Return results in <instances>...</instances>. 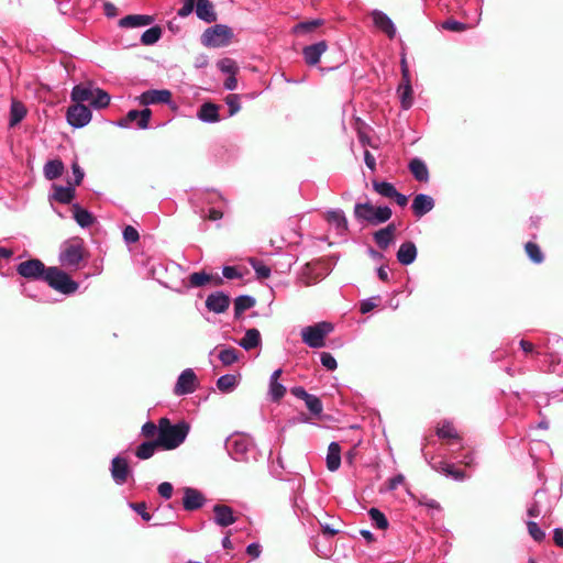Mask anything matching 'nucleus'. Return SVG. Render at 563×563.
I'll list each match as a JSON object with an SVG mask.
<instances>
[{"label":"nucleus","instance_id":"4d7b16f0","mask_svg":"<svg viewBox=\"0 0 563 563\" xmlns=\"http://www.w3.org/2000/svg\"><path fill=\"white\" fill-rule=\"evenodd\" d=\"M139 232L135 228H133L132 225H126L123 230V239L125 240L126 243H135L136 241H139Z\"/></svg>","mask_w":563,"mask_h":563},{"label":"nucleus","instance_id":"6e6d98bb","mask_svg":"<svg viewBox=\"0 0 563 563\" xmlns=\"http://www.w3.org/2000/svg\"><path fill=\"white\" fill-rule=\"evenodd\" d=\"M320 362L328 371H334L338 367L336 360L329 352H322L320 354Z\"/></svg>","mask_w":563,"mask_h":563},{"label":"nucleus","instance_id":"72a5a7b5","mask_svg":"<svg viewBox=\"0 0 563 563\" xmlns=\"http://www.w3.org/2000/svg\"><path fill=\"white\" fill-rule=\"evenodd\" d=\"M547 499V493L544 490H537L534 494V500L528 508V516L537 518L542 512H547L550 510L551 506L547 509L543 507V501Z\"/></svg>","mask_w":563,"mask_h":563},{"label":"nucleus","instance_id":"680f3d73","mask_svg":"<svg viewBox=\"0 0 563 563\" xmlns=\"http://www.w3.org/2000/svg\"><path fill=\"white\" fill-rule=\"evenodd\" d=\"M157 492L163 498L169 499L173 495V485L168 482H163L158 485Z\"/></svg>","mask_w":563,"mask_h":563},{"label":"nucleus","instance_id":"412c9836","mask_svg":"<svg viewBox=\"0 0 563 563\" xmlns=\"http://www.w3.org/2000/svg\"><path fill=\"white\" fill-rule=\"evenodd\" d=\"M283 371L275 369L269 377L268 396L273 401H279L286 394V387L279 383Z\"/></svg>","mask_w":563,"mask_h":563},{"label":"nucleus","instance_id":"e2e57ef3","mask_svg":"<svg viewBox=\"0 0 563 563\" xmlns=\"http://www.w3.org/2000/svg\"><path fill=\"white\" fill-rule=\"evenodd\" d=\"M196 0H184V5L178 10V15L181 18L188 16L195 8Z\"/></svg>","mask_w":563,"mask_h":563},{"label":"nucleus","instance_id":"a19ab883","mask_svg":"<svg viewBox=\"0 0 563 563\" xmlns=\"http://www.w3.org/2000/svg\"><path fill=\"white\" fill-rule=\"evenodd\" d=\"M157 446H159L157 439L152 442H143L137 446L135 455L141 460H147L154 455Z\"/></svg>","mask_w":563,"mask_h":563},{"label":"nucleus","instance_id":"864d4df0","mask_svg":"<svg viewBox=\"0 0 563 563\" xmlns=\"http://www.w3.org/2000/svg\"><path fill=\"white\" fill-rule=\"evenodd\" d=\"M320 24H321L320 20L300 22L297 25H295L294 32L297 33V34L308 33V32L314 30Z\"/></svg>","mask_w":563,"mask_h":563},{"label":"nucleus","instance_id":"423d86ee","mask_svg":"<svg viewBox=\"0 0 563 563\" xmlns=\"http://www.w3.org/2000/svg\"><path fill=\"white\" fill-rule=\"evenodd\" d=\"M44 282H46L49 287L64 295L74 294L78 289V283L73 280L65 272L57 267L47 268Z\"/></svg>","mask_w":563,"mask_h":563},{"label":"nucleus","instance_id":"9d476101","mask_svg":"<svg viewBox=\"0 0 563 563\" xmlns=\"http://www.w3.org/2000/svg\"><path fill=\"white\" fill-rule=\"evenodd\" d=\"M16 272L19 275L27 279L44 280V276L47 273V268L40 260L32 258L29 261L21 262L16 266Z\"/></svg>","mask_w":563,"mask_h":563},{"label":"nucleus","instance_id":"473e14b6","mask_svg":"<svg viewBox=\"0 0 563 563\" xmlns=\"http://www.w3.org/2000/svg\"><path fill=\"white\" fill-rule=\"evenodd\" d=\"M73 217L77 224L81 228H89L95 222V217L88 210L81 208L78 203H74Z\"/></svg>","mask_w":563,"mask_h":563},{"label":"nucleus","instance_id":"09e8293b","mask_svg":"<svg viewBox=\"0 0 563 563\" xmlns=\"http://www.w3.org/2000/svg\"><path fill=\"white\" fill-rule=\"evenodd\" d=\"M217 66L224 74L236 75L239 71L236 63L231 58H223L219 60Z\"/></svg>","mask_w":563,"mask_h":563},{"label":"nucleus","instance_id":"a18cd8bd","mask_svg":"<svg viewBox=\"0 0 563 563\" xmlns=\"http://www.w3.org/2000/svg\"><path fill=\"white\" fill-rule=\"evenodd\" d=\"M368 516L376 528L382 530L387 529L388 520L380 510H378L377 508H371L368 510Z\"/></svg>","mask_w":563,"mask_h":563},{"label":"nucleus","instance_id":"49530a36","mask_svg":"<svg viewBox=\"0 0 563 563\" xmlns=\"http://www.w3.org/2000/svg\"><path fill=\"white\" fill-rule=\"evenodd\" d=\"M250 265L254 269L257 278L264 279L271 276V268L265 265L262 261L256 258H250Z\"/></svg>","mask_w":563,"mask_h":563},{"label":"nucleus","instance_id":"58836bf2","mask_svg":"<svg viewBox=\"0 0 563 563\" xmlns=\"http://www.w3.org/2000/svg\"><path fill=\"white\" fill-rule=\"evenodd\" d=\"M437 435L441 439H453V440H459L460 441V437L457 434V431L456 429L454 428V426L452 424V422L450 421H442L438 428H437Z\"/></svg>","mask_w":563,"mask_h":563},{"label":"nucleus","instance_id":"338daca9","mask_svg":"<svg viewBox=\"0 0 563 563\" xmlns=\"http://www.w3.org/2000/svg\"><path fill=\"white\" fill-rule=\"evenodd\" d=\"M376 306L377 303L375 302V298H368L361 302L360 311L362 313H367L372 311Z\"/></svg>","mask_w":563,"mask_h":563},{"label":"nucleus","instance_id":"20e7f679","mask_svg":"<svg viewBox=\"0 0 563 563\" xmlns=\"http://www.w3.org/2000/svg\"><path fill=\"white\" fill-rule=\"evenodd\" d=\"M233 30L225 24H216L205 30L201 44L209 48H220L230 45L233 41Z\"/></svg>","mask_w":563,"mask_h":563},{"label":"nucleus","instance_id":"aec40b11","mask_svg":"<svg viewBox=\"0 0 563 563\" xmlns=\"http://www.w3.org/2000/svg\"><path fill=\"white\" fill-rule=\"evenodd\" d=\"M214 522L220 527H228L236 521L231 507L225 505H216L213 507Z\"/></svg>","mask_w":563,"mask_h":563},{"label":"nucleus","instance_id":"4c0bfd02","mask_svg":"<svg viewBox=\"0 0 563 563\" xmlns=\"http://www.w3.org/2000/svg\"><path fill=\"white\" fill-rule=\"evenodd\" d=\"M239 383V376L233 374H225L218 378L217 387L222 393H231L235 389Z\"/></svg>","mask_w":563,"mask_h":563},{"label":"nucleus","instance_id":"0eeeda50","mask_svg":"<svg viewBox=\"0 0 563 563\" xmlns=\"http://www.w3.org/2000/svg\"><path fill=\"white\" fill-rule=\"evenodd\" d=\"M84 258V246L80 240H70L60 247L59 262L66 268L77 269Z\"/></svg>","mask_w":563,"mask_h":563},{"label":"nucleus","instance_id":"774afa93","mask_svg":"<svg viewBox=\"0 0 563 563\" xmlns=\"http://www.w3.org/2000/svg\"><path fill=\"white\" fill-rule=\"evenodd\" d=\"M553 540L556 545L563 548V529L555 528L553 531Z\"/></svg>","mask_w":563,"mask_h":563},{"label":"nucleus","instance_id":"ea45409f","mask_svg":"<svg viewBox=\"0 0 563 563\" xmlns=\"http://www.w3.org/2000/svg\"><path fill=\"white\" fill-rule=\"evenodd\" d=\"M255 305V299L251 296H239L234 300V316L235 318H240V316L247 309H251Z\"/></svg>","mask_w":563,"mask_h":563},{"label":"nucleus","instance_id":"2eb2a0df","mask_svg":"<svg viewBox=\"0 0 563 563\" xmlns=\"http://www.w3.org/2000/svg\"><path fill=\"white\" fill-rule=\"evenodd\" d=\"M371 16L374 25L384 32L389 38H394L396 35V26L390 18L379 10H373Z\"/></svg>","mask_w":563,"mask_h":563},{"label":"nucleus","instance_id":"a878e982","mask_svg":"<svg viewBox=\"0 0 563 563\" xmlns=\"http://www.w3.org/2000/svg\"><path fill=\"white\" fill-rule=\"evenodd\" d=\"M27 114V109L23 102L12 99L10 104L9 126H16Z\"/></svg>","mask_w":563,"mask_h":563},{"label":"nucleus","instance_id":"603ef678","mask_svg":"<svg viewBox=\"0 0 563 563\" xmlns=\"http://www.w3.org/2000/svg\"><path fill=\"white\" fill-rule=\"evenodd\" d=\"M305 404H306L307 408L310 410V412H312L313 415L321 413L322 404H321V400L317 396L310 394L305 399Z\"/></svg>","mask_w":563,"mask_h":563},{"label":"nucleus","instance_id":"f704fd0d","mask_svg":"<svg viewBox=\"0 0 563 563\" xmlns=\"http://www.w3.org/2000/svg\"><path fill=\"white\" fill-rule=\"evenodd\" d=\"M409 169L418 181H428L429 170L426 163L422 159L418 157L412 158L409 163Z\"/></svg>","mask_w":563,"mask_h":563},{"label":"nucleus","instance_id":"c03bdc74","mask_svg":"<svg viewBox=\"0 0 563 563\" xmlns=\"http://www.w3.org/2000/svg\"><path fill=\"white\" fill-rule=\"evenodd\" d=\"M218 357L224 366H229L238 361L239 351L233 347H225L219 352Z\"/></svg>","mask_w":563,"mask_h":563},{"label":"nucleus","instance_id":"c85d7f7f","mask_svg":"<svg viewBox=\"0 0 563 563\" xmlns=\"http://www.w3.org/2000/svg\"><path fill=\"white\" fill-rule=\"evenodd\" d=\"M396 227L394 223L388 224L386 228L378 230L374 234L375 243L379 249L386 250L393 242Z\"/></svg>","mask_w":563,"mask_h":563},{"label":"nucleus","instance_id":"f8f14e48","mask_svg":"<svg viewBox=\"0 0 563 563\" xmlns=\"http://www.w3.org/2000/svg\"><path fill=\"white\" fill-rule=\"evenodd\" d=\"M152 112L145 108L141 111L130 110L124 118L119 120L115 124L120 128H130L131 124L136 121L140 129H147Z\"/></svg>","mask_w":563,"mask_h":563},{"label":"nucleus","instance_id":"e433bc0d","mask_svg":"<svg viewBox=\"0 0 563 563\" xmlns=\"http://www.w3.org/2000/svg\"><path fill=\"white\" fill-rule=\"evenodd\" d=\"M52 197L60 203H69L75 197L74 185L55 187Z\"/></svg>","mask_w":563,"mask_h":563},{"label":"nucleus","instance_id":"c756f323","mask_svg":"<svg viewBox=\"0 0 563 563\" xmlns=\"http://www.w3.org/2000/svg\"><path fill=\"white\" fill-rule=\"evenodd\" d=\"M327 467L330 472H335L341 465V448L336 442H331L327 452Z\"/></svg>","mask_w":563,"mask_h":563},{"label":"nucleus","instance_id":"f03ea898","mask_svg":"<svg viewBox=\"0 0 563 563\" xmlns=\"http://www.w3.org/2000/svg\"><path fill=\"white\" fill-rule=\"evenodd\" d=\"M70 98L75 103L82 104L84 102H89L90 107L93 109L107 108L111 100L107 91L95 87L92 84H79L74 86Z\"/></svg>","mask_w":563,"mask_h":563},{"label":"nucleus","instance_id":"b1692460","mask_svg":"<svg viewBox=\"0 0 563 563\" xmlns=\"http://www.w3.org/2000/svg\"><path fill=\"white\" fill-rule=\"evenodd\" d=\"M325 219L332 225L336 233L343 235L347 231V220L342 210H330L325 213Z\"/></svg>","mask_w":563,"mask_h":563},{"label":"nucleus","instance_id":"7ed1b4c3","mask_svg":"<svg viewBox=\"0 0 563 563\" xmlns=\"http://www.w3.org/2000/svg\"><path fill=\"white\" fill-rule=\"evenodd\" d=\"M391 209L387 206L374 207L369 202H357L354 206V216L360 221H365L373 225H378L391 218Z\"/></svg>","mask_w":563,"mask_h":563},{"label":"nucleus","instance_id":"bb28decb","mask_svg":"<svg viewBox=\"0 0 563 563\" xmlns=\"http://www.w3.org/2000/svg\"><path fill=\"white\" fill-rule=\"evenodd\" d=\"M153 16L147 14H131L122 18L119 21L121 27H141L152 24Z\"/></svg>","mask_w":563,"mask_h":563},{"label":"nucleus","instance_id":"37998d69","mask_svg":"<svg viewBox=\"0 0 563 563\" xmlns=\"http://www.w3.org/2000/svg\"><path fill=\"white\" fill-rule=\"evenodd\" d=\"M162 36V30L159 26H153L147 29L141 36V42L144 45H153L159 41Z\"/></svg>","mask_w":563,"mask_h":563},{"label":"nucleus","instance_id":"052dcab7","mask_svg":"<svg viewBox=\"0 0 563 563\" xmlns=\"http://www.w3.org/2000/svg\"><path fill=\"white\" fill-rule=\"evenodd\" d=\"M130 507L136 511L144 521H150L152 516L146 511V506L144 503L140 504H130Z\"/></svg>","mask_w":563,"mask_h":563},{"label":"nucleus","instance_id":"f257e3e1","mask_svg":"<svg viewBox=\"0 0 563 563\" xmlns=\"http://www.w3.org/2000/svg\"><path fill=\"white\" fill-rule=\"evenodd\" d=\"M189 430L190 426L186 421L173 424L169 419L161 418L157 443L164 450H175L185 442Z\"/></svg>","mask_w":563,"mask_h":563},{"label":"nucleus","instance_id":"13d9d810","mask_svg":"<svg viewBox=\"0 0 563 563\" xmlns=\"http://www.w3.org/2000/svg\"><path fill=\"white\" fill-rule=\"evenodd\" d=\"M442 29L452 31V32H461L465 30V24L455 21V20H446L442 23Z\"/></svg>","mask_w":563,"mask_h":563},{"label":"nucleus","instance_id":"1a4fd4ad","mask_svg":"<svg viewBox=\"0 0 563 563\" xmlns=\"http://www.w3.org/2000/svg\"><path fill=\"white\" fill-rule=\"evenodd\" d=\"M66 118L73 128L80 129L91 121L92 113L87 106L75 103L67 109Z\"/></svg>","mask_w":563,"mask_h":563},{"label":"nucleus","instance_id":"79ce46f5","mask_svg":"<svg viewBox=\"0 0 563 563\" xmlns=\"http://www.w3.org/2000/svg\"><path fill=\"white\" fill-rule=\"evenodd\" d=\"M373 188L378 195L386 198H393L396 195L395 186L387 181L373 180Z\"/></svg>","mask_w":563,"mask_h":563},{"label":"nucleus","instance_id":"6ab92c4d","mask_svg":"<svg viewBox=\"0 0 563 563\" xmlns=\"http://www.w3.org/2000/svg\"><path fill=\"white\" fill-rule=\"evenodd\" d=\"M183 504L186 510L192 511L203 506L205 497L199 490L187 487L184 492Z\"/></svg>","mask_w":563,"mask_h":563},{"label":"nucleus","instance_id":"7c9ffc66","mask_svg":"<svg viewBox=\"0 0 563 563\" xmlns=\"http://www.w3.org/2000/svg\"><path fill=\"white\" fill-rule=\"evenodd\" d=\"M262 343L261 333L257 329L252 328L246 330L244 336L238 342V344L245 351H250L260 346Z\"/></svg>","mask_w":563,"mask_h":563},{"label":"nucleus","instance_id":"f3484780","mask_svg":"<svg viewBox=\"0 0 563 563\" xmlns=\"http://www.w3.org/2000/svg\"><path fill=\"white\" fill-rule=\"evenodd\" d=\"M327 49L328 44L325 41H320L318 43L308 45L302 49L303 59L309 66H314L320 62L322 54Z\"/></svg>","mask_w":563,"mask_h":563},{"label":"nucleus","instance_id":"4468645a","mask_svg":"<svg viewBox=\"0 0 563 563\" xmlns=\"http://www.w3.org/2000/svg\"><path fill=\"white\" fill-rule=\"evenodd\" d=\"M172 100V92L167 89H152L144 91L140 97L139 101L143 106H151L157 103H169Z\"/></svg>","mask_w":563,"mask_h":563},{"label":"nucleus","instance_id":"ddd939ff","mask_svg":"<svg viewBox=\"0 0 563 563\" xmlns=\"http://www.w3.org/2000/svg\"><path fill=\"white\" fill-rule=\"evenodd\" d=\"M110 472L112 479L117 485H123L131 474L128 461L121 456H115L112 459Z\"/></svg>","mask_w":563,"mask_h":563},{"label":"nucleus","instance_id":"4be33fe9","mask_svg":"<svg viewBox=\"0 0 563 563\" xmlns=\"http://www.w3.org/2000/svg\"><path fill=\"white\" fill-rule=\"evenodd\" d=\"M433 198L426 194L417 195L411 205L413 213L419 218L430 212L433 209Z\"/></svg>","mask_w":563,"mask_h":563},{"label":"nucleus","instance_id":"a211bd4d","mask_svg":"<svg viewBox=\"0 0 563 563\" xmlns=\"http://www.w3.org/2000/svg\"><path fill=\"white\" fill-rule=\"evenodd\" d=\"M430 466L441 473V474H444L446 477H451L455 481H464L466 478V475L464 472L455 468V466L453 464H450V463H446L444 461H430L429 462Z\"/></svg>","mask_w":563,"mask_h":563},{"label":"nucleus","instance_id":"de8ad7c7","mask_svg":"<svg viewBox=\"0 0 563 563\" xmlns=\"http://www.w3.org/2000/svg\"><path fill=\"white\" fill-rule=\"evenodd\" d=\"M525 249H526L527 255L533 263L541 264L543 262V260H544L543 253L541 252L540 247L536 243L528 242L525 245Z\"/></svg>","mask_w":563,"mask_h":563},{"label":"nucleus","instance_id":"9b49d317","mask_svg":"<svg viewBox=\"0 0 563 563\" xmlns=\"http://www.w3.org/2000/svg\"><path fill=\"white\" fill-rule=\"evenodd\" d=\"M197 376L191 368H186L180 373L174 387L176 396L192 394L196 390Z\"/></svg>","mask_w":563,"mask_h":563},{"label":"nucleus","instance_id":"6e6552de","mask_svg":"<svg viewBox=\"0 0 563 563\" xmlns=\"http://www.w3.org/2000/svg\"><path fill=\"white\" fill-rule=\"evenodd\" d=\"M225 448L235 461H246L252 452V442L243 434H234L227 439Z\"/></svg>","mask_w":563,"mask_h":563},{"label":"nucleus","instance_id":"69168bd1","mask_svg":"<svg viewBox=\"0 0 563 563\" xmlns=\"http://www.w3.org/2000/svg\"><path fill=\"white\" fill-rule=\"evenodd\" d=\"M71 169L75 177L74 186H78L82 181L85 173L77 163L71 165Z\"/></svg>","mask_w":563,"mask_h":563},{"label":"nucleus","instance_id":"dca6fc26","mask_svg":"<svg viewBox=\"0 0 563 563\" xmlns=\"http://www.w3.org/2000/svg\"><path fill=\"white\" fill-rule=\"evenodd\" d=\"M230 306V298L222 291L210 294L206 299V307L214 313H223Z\"/></svg>","mask_w":563,"mask_h":563},{"label":"nucleus","instance_id":"5fc2aeb1","mask_svg":"<svg viewBox=\"0 0 563 563\" xmlns=\"http://www.w3.org/2000/svg\"><path fill=\"white\" fill-rule=\"evenodd\" d=\"M528 532L531 538L538 542L542 541L545 537V533L540 529L537 522L528 521L527 522Z\"/></svg>","mask_w":563,"mask_h":563},{"label":"nucleus","instance_id":"3c124183","mask_svg":"<svg viewBox=\"0 0 563 563\" xmlns=\"http://www.w3.org/2000/svg\"><path fill=\"white\" fill-rule=\"evenodd\" d=\"M225 103L229 107V115L233 117L241 109L240 96L232 93L225 98Z\"/></svg>","mask_w":563,"mask_h":563},{"label":"nucleus","instance_id":"39448f33","mask_svg":"<svg viewBox=\"0 0 563 563\" xmlns=\"http://www.w3.org/2000/svg\"><path fill=\"white\" fill-rule=\"evenodd\" d=\"M334 330L331 322L321 321L301 329L302 342L311 349H320L325 345V338Z\"/></svg>","mask_w":563,"mask_h":563},{"label":"nucleus","instance_id":"cd10ccee","mask_svg":"<svg viewBox=\"0 0 563 563\" xmlns=\"http://www.w3.org/2000/svg\"><path fill=\"white\" fill-rule=\"evenodd\" d=\"M195 11L197 16L207 23H211L217 20L213 5L209 0H197Z\"/></svg>","mask_w":563,"mask_h":563},{"label":"nucleus","instance_id":"8fccbe9b","mask_svg":"<svg viewBox=\"0 0 563 563\" xmlns=\"http://www.w3.org/2000/svg\"><path fill=\"white\" fill-rule=\"evenodd\" d=\"M211 276L203 272H196L189 276V283L191 287H201L209 283Z\"/></svg>","mask_w":563,"mask_h":563},{"label":"nucleus","instance_id":"393cba45","mask_svg":"<svg viewBox=\"0 0 563 563\" xmlns=\"http://www.w3.org/2000/svg\"><path fill=\"white\" fill-rule=\"evenodd\" d=\"M397 260L402 265H410L417 258V247L413 242H404L397 251Z\"/></svg>","mask_w":563,"mask_h":563},{"label":"nucleus","instance_id":"0e129e2a","mask_svg":"<svg viewBox=\"0 0 563 563\" xmlns=\"http://www.w3.org/2000/svg\"><path fill=\"white\" fill-rule=\"evenodd\" d=\"M246 553L253 558V559H257L260 558L261 553H262V547L260 543L257 542H253V543H250L247 547H246Z\"/></svg>","mask_w":563,"mask_h":563},{"label":"nucleus","instance_id":"bf43d9fd","mask_svg":"<svg viewBox=\"0 0 563 563\" xmlns=\"http://www.w3.org/2000/svg\"><path fill=\"white\" fill-rule=\"evenodd\" d=\"M158 434V424L156 426L152 421H147L142 427V434L146 438H153L155 434Z\"/></svg>","mask_w":563,"mask_h":563},{"label":"nucleus","instance_id":"5701e85b","mask_svg":"<svg viewBox=\"0 0 563 563\" xmlns=\"http://www.w3.org/2000/svg\"><path fill=\"white\" fill-rule=\"evenodd\" d=\"M220 107L212 102H205L197 112V118L205 123H216L220 121Z\"/></svg>","mask_w":563,"mask_h":563},{"label":"nucleus","instance_id":"c9c22d12","mask_svg":"<svg viewBox=\"0 0 563 563\" xmlns=\"http://www.w3.org/2000/svg\"><path fill=\"white\" fill-rule=\"evenodd\" d=\"M64 172V164L60 159L48 161L43 168L46 179L54 180L58 178Z\"/></svg>","mask_w":563,"mask_h":563},{"label":"nucleus","instance_id":"2f4dec72","mask_svg":"<svg viewBox=\"0 0 563 563\" xmlns=\"http://www.w3.org/2000/svg\"><path fill=\"white\" fill-rule=\"evenodd\" d=\"M397 93L401 103L402 109L408 110L413 103L411 79L399 84Z\"/></svg>","mask_w":563,"mask_h":563}]
</instances>
